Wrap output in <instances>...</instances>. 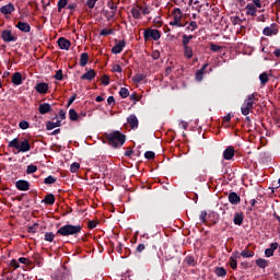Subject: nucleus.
<instances>
[{
	"label": "nucleus",
	"mask_w": 280,
	"mask_h": 280,
	"mask_svg": "<svg viewBox=\"0 0 280 280\" xmlns=\"http://www.w3.org/2000/svg\"><path fill=\"white\" fill-rule=\"evenodd\" d=\"M106 139L112 148H121L126 143V135L121 133V131L106 133Z\"/></svg>",
	"instance_id": "obj_1"
},
{
	"label": "nucleus",
	"mask_w": 280,
	"mask_h": 280,
	"mask_svg": "<svg viewBox=\"0 0 280 280\" xmlns=\"http://www.w3.org/2000/svg\"><path fill=\"white\" fill-rule=\"evenodd\" d=\"M81 232H82V225L67 224L59 228L56 234L61 235L62 237H69V236L78 237L79 233Z\"/></svg>",
	"instance_id": "obj_2"
},
{
	"label": "nucleus",
	"mask_w": 280,
	"mask_h": 280,
	"mask_svg": "<svg viewBox=\"0 0 280 280\" xmlns=\"http://www.w3.org/2000/svg\"><path fill=\"white\" fill-rule=\"evenodd\" d=\"M9 148L19 150L18 153H27L31 151V144L28 139H23L22 141L19 138H14L9 142ZM15 153V154H18Z\"/></svg>",
	"instance_id": "obj_3"
},
{
	"label": "nucleus",
	"mask_w": 280,
	"mask_h": 280,
	"mask_svg": "<svg viewBox=\"0 0 280 280\" xmlns=\"http://www.w3.org/2000/svg\"><path fill=\"white\" fill-rule=\"evenodd\" d=\"M256 102H257L256 93L246 96L244 104H242V107H241L242 115L244 116L249 115L252 110L255 109Z\"/></svg>",
	"instance_id": "obj_4"
},
{
	"label": "nucleus",
	"mask_w": 280,
	"mask_h": 280,
	"mask_svg": "<svg viewBox=\"0 0 280 280\" xmlns=\"http://www.w3.org/2000/svg\"><path fill=\"white\" fill-rule=\"evenodd\" d=\"M144 42L153 39V42H158L162 37V33L158 30L148 28L143 33Z\"/></svg>",
	"instance_id": "obj_5"
},
{
	"label": "nucleus",
	"mask_w": 280,
	"mask_h": 280,
	"mask_svg": "<svg viewBox=\"0 0 280 280\" xmlns=\"http://www.w3.org/2000/svg\"><path fill=\"white\" fill-rule=\"evenodd\" d=\"M115 43H116V45L113 46L112 54L119 55L122 52L124 48L126 47V40L122 39V40L118 42V39H115Z\"/></svg>",
	"instance_id": "obj_6"
},
{
	"label": "nucleus",
	"mask_w": 280,
	"mask_h": 280,
	"mask_svg": "<svg viewBox=\"0 0 280 280\" xmlns=\"http://www.w3.org/2000/svg\"><path fill=\"white\" fill-rule=\"evenodd\" d=\"M278 25L276 23L270 24V26L265 27V30H262V35L267 36V37H271V36H276L278 34Z\"/></svg>",
	"instance_id": "obj_7"
},
{
	"label": "nucleus",
	"mask_w": 280,
	"mask_h": 280,
	"mask_svg": "<svg viewBox=\"0 0 280 280\" xmlns=\"http://www.w3.org/2000/svg\"><path fill=\"white\" fill-rule=\"evenodd\" d=\"M35 91H37L39 95H46L49 91V84L45 82H39L37 83V85H35Z\"/></svg>",
	"instance_id": "obj_8"
},
{
	"label": "nucleus",
	"mask_w": 280,
	"mask_h": 280,
	"mask_svg": "<svg viewBox=\"0 0 280 280\" xmlns=\"http://www.w3.org/2000/svg\"><path fill=\"white\" fill-rule=\"evenodd\" d=\"M31 184L24 179L15 182V188L20 191H28Z\"/></svg>",
	"instance_id": "obj_9"
},
{
	"label": "nucleus",
	"mask_w": 280,
	"mask_h": 280,
	"mask_svg": "<svg viewBox=\"0 0 280 280\" xmlns=\"http://www.w3.org/2000/svg\"><path fill=\"white\" fill-rule=\"evenodd\" d=\"M1 38L5 43L16 42V37L12 35V31H2Z\"/></svg>",
	"instance_id": "obj_10"
},
{
	"label": "nucleus",
	"mask_w": 280,
	"mask_h": 280,
	"mask_svg": "<svg viewBox=\"0 0 280 280\" xmlns=\"http://www.w3.org/2000/svg\"><path fill=\"white\" fill-rule=\"evenodd\" d=\"M237 259H240V252H233L232 257L229 258L230 268L237 269Z\"/></svg>",
	"instance_id": "obj_11"
},
{
	"label": "nucleus",
	"mask_w": 280,
	"mask_h": 280,
	"mask_svg": "<svg viewBox=\"0 0 280 280\" xmlns=\"http://www.w3.org/2000/svg\"><path fill=\"white\" fill-rule=\"evenodd\" d=\"M228 199L232 206H238L241 203V197L235 191L230 192Z\"/></svg>",
	"instance_id": "obj_12"
},
{
	"label": "nucleus",
	"mask_w": 280,
	"mask_h": 280,
	"mask_svg": "<svg viewBox=\"0 0 280 280\" xmlns=\"http://www.w3.org/2000/svg\"><path fill=\"white\" fill-rule=\"evenodd\" d=\"M233 156H235V149L232 145L228 147V149L222 152V158L224 160L230 161L233 159Z\"/></svg>",
	"instance_id": "obj_13"
},
{
	"label": "nucleus",
	"mask_w": 280,
	"mask_h": 280,
	"mask_svg": "<svg viewBox=\"0 0 280 280\" xmlns=\"http://www.w3.org/2000/svg\"><path fill=\"white\" fill-rule=\"evenodd\" d=\"M97 77V72L94 69H90V71L85 72L80 77V80L93 81Z\"/></svg>",
	"instance_id": "obj_14"
},
{
	"label": "nucleus",
	"mask_w": 280,
	"mask_h": 280,
	"mask_svg": "<svg viewBox=\"0 0 280 280\" xmlns=\"http://www.w3.org/2000/svg\"><path fill=\"white\" fill-rule=\"evenodd\" d=\"M58 47L61 48V50H69L71 47V42L65 37H61L58 39Z\"/></svg>",
	"instance_id": "obj_15"
},
{
	"label": "nucleus",
	"mask_w": 280,
	"mask_h": 280,
	"mask_svg": "<svg viewBox=\"0 0 280 280\" xmlns=\"http://www.w3.org/2000/svg\"><path fill=\"white\" fill-rule=\"evenodd\" d=\"M52 112V106L48 103L39 104L38 113L39 115H46Z\"/></svg>",
	"instance_id": "obj_16"
},
{
	"label": "nucleus",
	"mask_w": 280,
	"mask_h": 280,
	"mask_svg": "<svg viewBox=\"0 0 280 280\" xmlns=\"http://www.w3.org/2000/svg\"><path fill=\"white\" fill-rule=\"evenodd\" d=\"M107 5H108V9L112 10L110 15H108V21H110L117 14L118 7L112 0L107 1Z\"/></svg>",
	"instance_id": "obj_17"
},
{
	"label": "nucleus",
	"mask_w": 280,
	"mask_h": 280,
	"mask_svg": "<svg viewBox=\"0 0 280 280\" xmlns=\"http://www.w3.org/2000/svg\"><path fill=\"white\" fill-rule=\"evenodd\" d=\"M184 265L188 266V267H196V265H197L196 257L192 255H186V257L184 259Z\"/></svg>",
	"instance_id": "obj_18"
},
{
	"label": "nucleus",
	"mask_w": 280,
	"mask_h": 280,
	"mask_svg": "<svg viewBox=\"0 0 280 280\" xmlns=\"http://www.w3.org/2000/svg\"><path fill=\"white\" fill-rule=\"evenodd\" d=\"M15 28H18L22 33H30L31 32V25L25 22H19L15 24Z\"/></svg>",
	"instance_id": "obj_19"
},
{
	"label": "nucleus",
	"mask_w": 280,
	"mask_h": 280,
	"mask_svg": "<svg viewBox=\"0 0 280 280\" xmlns=\"http://www.w3.org/2000/svg\"><path fill=\"white\" fill-rule=\"evenodd\" d=\"M23 82L21 72H14V74L11 77V83L15 86H20Z\"/></svg>",
	"instance_id": "obj_20"
},
{
	"label": "nucleus",
	"mask_w": 280,
	"mask_h": 280,
	"mask_svg": "<svg viewBox=\"0 0 280 280\" xmlns=\"http://www.w3.org/2000/svg\"><path fill=\"white\" fill-rule=\"evenodd\" d=\"M14 11H16V9L14 8L13 3H9V4H7V5H3V7H1V9H0V12H1L2 14H5V15L12 14Z\"/></svg>",
	"instance_id": "obj_21"
},
{
	"label": "nucleus",
	"mask_w": 280,
	"mask_h": 280,
	"mask_svg": "<svg viewBox=\"0 0 280 280\" xmlns=\"http://www.w3.org/2000/svg\"><path fill=\"white\" fill-rule=\"evenodd\" d=\"M127 122L129 124V127H131V129H137L139 127V120L136 115L129 116L127 118Z\"/></svg>",
	"instance_id": "obj_22"
},
{
	"label": "nucleus",
	"mask_w": 280,
	"mask_h": 280,
	"mask_svg": "<svg viewBox=\"0 0 280 280\" xmlns=\"http://www.w3.org/2000/svg\"><path fill=\"white\" fill-rule=\"evenodd\" d=\"M245 9H246V15L256 16L257 7H255V4L248 3L246 4Z\"/></svg>",
	"instance_id": "obj_23"
},
{
	"label": "nucleus",
	"mask_w": 280,
	"mask_h": 280,
	"mask_svg": "<svg viewBox=\"0 0 280 280\" xmlns=\"http://www.w3.org/2000/svg\"><path fill=\"white\" fill-rule=\"evenodd\" d=\"M233 223L236 224L237 226H241L242 223H244V213H234Z\"/></svg>",
	"instance_id": "obj_24"
},
{
	"label": "nucleus",
	"mask_w": 280,
	"mask_h": 280,
	"mask_svg": "<svg viewBox=\"0 0 280 280\" xmlns=\"http://www.w3.org/2000/svg\"><path fill=\"white\" fill-rule=\"evenodd\" d=\"M42 203L46 206H54L55 205V196L54 194H47L46 197L42 200Z\"/></svg>",
	"instance_id": "obj_25"
},
{
	"label": "nucleus",
	"mask_w": 280,
	"mask_h": 280,
	"mask_svg": "<svg viewBox=\"0 0 280 280\" xmlns=\"http://www.w3.org/2000/svg\"><path fill=\"white\" fill-rule=\"evenodd\" d=\"M173 21H182L183 20V11L179 8L173 9L172 12Z\"/></svg>",
	"instance_id": "obj_26"
},
{
	"label": "nucleus",
	"mask_w": 280,
	"mask_h": 280,
	"mask_svg": "<svg viewBox=\"0 0 280 280\" xmlns=\"http://www.w3.org/2000/svg\"><path fill=\"white\" fill-rule=\"evenodd\" d=\"M60 127H61V120L46 122V130H54L55 128H60Z\"/></svg>",
	"instance_id": "obj_27"
},
{
	"label": "nucleus",
	"mask_w": 280,
	"mask_h": 280,
	"mask_svg": "<svg viewBox=\"0 0 280 280\" xmlns=\"http://www.w3.org/2000/svg\"><path fill=\"white\" fill-rule=\"evenodd\" d=\"M244 257V258H250L255 257V252L249 250V249H244L241 253H238V258Z\"/></svg>",
	"instance_id": "obj_28"
},
{
	"label": "nucleus",
	"mask_w": 280,
	"mask_h": 280,
	"mask_svg": "<svg viewBox=\"0 0 280 280\" xmlns=\"http://www.w3.org/2000/svg\"><path fill=\"white\" fill-rule=\"evenodd\" d=\"M268 265H269V261L266 260L265 258H258V259L256 260V266H257L258 268H260V269H265L266 267H268Z\"/></svg>",
	"instance_id": "obj_29"
},
{
	"label": "nucleus",
	"mask_w": 280,
	"mask_h": 280,
	"mask_svg": "<svg viewBox=\"0 0 280 280\" xmlns=\"http://www.w3.org/2000/svg\"><path fill=\"white\" fill-rule=\"evenodd\" d=\"M184 48V56L186 59L192 58V48L190 46H183Z\"/></svg>",
	"instance_id": "obj_30"
},
{
	"label": "nucleus",
	"mask_w": 280,
	"mask_h": 280,
	"mask_svg": "<svg viewBox=\"0 0 280 280\" xmlns=\"http://www.w3.org/2000/svg\"><path fill=\"white\" fill-rule=\"evenodd\" d=\"M215 275L217 277L219 278H223V277H226L228 272H226V269L223 268V267H217L215 268Z\"/></svg>",
	"instance_id": "obj_31"
},
{
	"label": "nucleus",
	"mask_w": 280,
	"mask_h": 280,
	"mask_svg": "<svg viewBox=\"0 0 280 280\" xmlns=\"http://www.w3.org/2000/svg\"><path fill=\"white\" fill-rule=\"evenodd\" d=\"M89 61V56L86 52L80 55V67H85Z\"/></svg>",
	"instance_id": "obj_32"
},
{
	"label": "nucleus",
	"mask_w": 280,
	"mask_h": 280,
	"mask_svg": "<svg viewBox=\"0 0 280 280\" xmlns=\"http://www.w3.org/2000/svg\"><path fill=\"white\" fill-rule=\"evenodd\" d=\"M68 116H69L71 121H78L79 115H78V113H75V110L73 108H71L68 112Z\"/></svg>",
	"instance_id": "obj_33"
},
{
	"label": "nucleus",
	"mask_w": 280,
	"mask_h": 280,
	"mask_svg": "<svg viewBox=\"0 0 280 280\" xmlns=\"http://www.w3.org/2000/svg\"><path fill=\"white\" fill-rule=\"evenodd\" d=\"M55 183H57V178L52 175H48L46 178H44V184L46 185H54Z\"/></svg>",
	"instance_id": "obj_34"
},
{
	"label": "nucleus",
	"mask_w": 280,
	"mask_h": 280,
	"mask_svg": "<svg viewBox=\"0 0 280 280\" xmlns=\"http://www.w3.org/2000/svg\"><path fill=\"white\" fill-rule=\"evenodd\" d=\"M145 74H135V77H132V82L142 83V81L145 80Z\"/></svg>",
	"instance_id": "obj_35"
},
{
	"label": "nucleus",
	"mask_w": 280,
	"mask_h": 280,
	"mask_svg": "<svg viewBox=\"0 0 280 280\" xmlns=\"http://www.w3.org/2000/svg\"><path fill=\"white\" fill-rule=\"evenodd\" d=\"M258 79L260 80L261 85L265 86V84L268 83V81H269L268 73L262 72V73L258 77Z\"/></svg>",
	"instance_id": "obj_36"
},
{
	"label": "nucleus",
	"mask_w": 280,
	"mask_h": 280,
	"mask_svg": "<svg viewBox=\"0 0 280 280\" xmlns=\"http://www.w3.org/2000/svg\"><path fill=\"white\" fill-rule=\"evenodd\" d=\"M54 240H55V234L52 232H46V234H44V241L48 243H52Z\"/></svg>",
	"instance_id": "obj_37"
},
{
	"label": "nucleus",
	"mask_w": 280,
	"mask_h": 280,
	"mask_svg": "<svg viewBox=\"0 0 280 280\" xmlns=\"http://www.w3.org/2000/svg\"><path fill=\"white\" fill-rule=\"evenodd\" d=\"M112 34H114V30L112 28H103L100 32V36H103V37L110 36Z\"/></svg>",
	"instance_id": "obj_38"
},
{
	"label": "nucleus",
	"mask_w": 280,
	"mask_h": 280,
	"mask_svg": "<svg viewBox=\"0 0 280 280\" xmlns=\"http://www.w3.org/2000/svg\"><path fill=\"white\" fill-rule=\"evenodd\" d=\"M198 28L196 22H189L188 26L185 28L186 32H195Z\"/></svg>",
	"instance_id": "obj_39"
},
{
	"label": "nucleus",
	"mask_w": 280,
	"mask_h": 280,
	"mask_svg": "<svg viewBox=\"0 0 280 280\" xmlns=\"http://www.w3.org/2000/svg\"><path fill=\"white\" fill-rule=\"evenodd\" d=\"M119 95L122 98H127L128 96H130V92H128L126 88H120Z\"/></svg>",
	"instance_id": "obj_40"
},
{
	"label": "nucleus",
	"mask_w": 280,
	"mask_h": 280,
	"mask_svg": "<svg viewBox=\"0 0 280 280\" xmlns=\"http://www.w3.org/2000/svg\"><path fill=\"white\" fill-rule=\"evenodd\" d=\"M207 215H208V213H207L206 210H202V211L200 212L199 219H200V222H201V223L207 224Z\"/></svg>",
	"instance_id": "obj_41"
},
{
	"label": "nucleus",
	"mask_w": 280,
	"mask_h": 280,
	"mask_svg": "<svg viewBox=\"0 0 280 280\" xmlns=\"http://www.w3.org/2000/svg\"><path fill=\"white\" fill-rule=\"evenodd\" d=\"M19 128L22 130H27L30 128V122L26 120H22L19 122Z\"/></svg>",
	"instance_id": "obj_42"
},
{
	"label": "nucleus",
	"mask_w": 280,
	"mask_h": 280,
	"mask_svg": "<svg viewBox=\"0 0 280 280\" xmlns=\"http://www.w3.org/2000/svg\"><path fill=\"white\" fill-rule=\"evenodd\" d=\"M37 166L36 165H34V164H31L30 166H27V168H26V174H34V173H36L37 172Z\"/></svg>",
	"instance_id": "obj_43"
},
{
	"label": "nucleus",
	"mask_w": 280,
	"mask_h": 280,
	"mask_svg": "<svg viewBox=\"0 0 280 280\" xmlns=\"http://www.w3.org/2000/svg\"><path fill=\"white\" fill-rule=\"evenodd\" d=\"M101 83H102L104 86H108L109 83H110L109 75L104 74L103 78L101 79Z\"/></svg>",
	"instance_id": "obj_44"
},
{
	"label": "nucleus",
	"mask_w": 280,
	"mask_h": 280,
	"mask_svg": "<svg viewBox=\"0 0 280 280\" xmlns=\"http://www.w3.org/2000/svg\"><path fill=\"white\" fill-rule=\"evenodd\" d=\"M68 1L67 0H59L58 1V12H61L67 7Z\"/></svg>",
	"instance_id": "obj_45"
},
{
	"label": "nucleus",
	"mask_w": 280,
	"mask_h": 280,
	"mask_svg": "<svg viewBox=\"0 0 280 280\" xmlns=\"http://www.w3.org/2000/svg\"><path fill=\"white\" fill-rule=\"evenodd\" d=\"M131 15H132V18H135L136 20H139V19H140V10H139V9H136V8H132V9H131Z\"/></svg>",
	"instance_id": "obj_46"
},
{
	"label": "nucleus",
	"mask_w": 280,
	"mask_h": 280,
	"mask_svg": "<svg viewBox=\"0 0 280 280\" xmlns=\"http://www.w3.org/2000/svg\"><path fill=\"white\" fill-rule=\"evenodd\" d=\"M144 159L154 160L155 159V153L153 151H147V152H144Z\"/></svg>",
	"instance_id": "obj_47"
},
{
	"label": "nucleus",
	"mask_w": 280,
	"mask_h": 280,
	"mask_svg": "<svg viewBox=\"0 0 280 280\" xmlns=\"http://www.w3.org/2000/svg\"><path fill=\"white\" fill-rule=\"evenodd\" d=\"M80 167H81V164L74 162L70 166V172L71 173H77Z\"/></svg>",
	"instance_id": "obj_48"
},
{
	"label": "nucleus",
	"mask_w": 280,
	"mask_h": 280,
	"mask_svg": "<svg viewBox=\"0 0 280 280\" xmlns=\"http://www.w3.org/2000/svg\"><path fill=\"white\" fill-rule=\"evenodd\" d=\"M210 50L213 52H219L221 50V46L220 45H215L213 43H210Z\"/></svg>",
	"instance_id": "obj_49"
},
{
	"label": "nucleus",
	"mask_w": 280,
	"mask_h": 280,
	"mask_svg": "<svg viewBox=\"0 0 280 280\" xmlns=\"http://www.w3.org/2000/svg\"><path fill=\"white\" fill-rule=\"evenodd\" d=\"M54 79L58 80V81H62L63 80V74H62V70L61 69L56 71V74H55Z\"/></svg>",
	"instance_id": "obj_50"
},
{
	"label": "nucleus",
	"mask_w": 280,
	"mask_h": 280,
	"mask_svg": "<svg viewBox=\"0 0 280 280\" xmlns=\"http://www.w3.org/2000/svg\"><path fill=\"white\" fill-rule=\"evenodd\" d=\"M170 24L171 26H175V27H185V24L180 23V21L178 20H173Z\"/></svg>",
	"instance_id": "obj_51"
},
{
	"label": "nucleus",
	"mask_w": 280,
	"mask_h": 280,
	"mask_svg": "<svg viewBox=\"0 0 280 280\" xmlns=\"http://www.w3.org/2000/svg\"><path fill=\"white\" fill-rule=\"evenodd\" d=\"M98 0H86V5L89 9H94L95 3H97Z\"/></svg>",
	"instance_id": "obj_52"
},
{
	"label": "nucleus",
	"mask_w": 280,
	"mask_h": 280,
	"mask_svg": "<svg viewBox=\"0 0 280 280\" xmlns=\"http://www.w3.org/2000/svg\"><path fill=\"white\" fill-rule=\"evenodd\" d=\"M37 228H38L37 223L32 224L30 228H27V233H36Z\"/></svg>",
	"instance_id": "obj_53"
},
{
	"label": "nucleus",
	"mask_w": 280,
	"mask_h": 280,
	"mask_svg": "<svg viewBox=\"0 0 280 280\" xmlns=\"http://www.w3.org/2000/svg\"><path fill=\"white\" fill-rule=\"evenodd\" d=\"M144 250H145V244H139V246H137L136 248L137 254H141Z\"/></svg>",
	"instance_id": "obj_54"
},
{
	"label": "nucleus",
	"mask_w": 280,
	"mask_h": 280,
	"mask_svg": "<svg viewBox=\"0 0 280 280\" xmlns=\"http://www.w3.org/2000/svg\"><path fill=\"white\" fill-rule=\"evenodd\" d=\"M112 71L115 72V73H121L122 72V68H121V66L116 65V66H113Z\"/></svg>",
	"instance_id": "obj_55"
},
{
	"label": "nucleus",
	"mask_w": 280,
	"mask_h": 280,
	"mask_svg": "<svg viewBox=\"0 0 280 280\" xmlns=\"http://www.w3.org/2000/svg\"><path fill=\"white\" fill-rule=\"evenodd\" d=\"M88 228L90 230H94L95 228H97V222L96 221H90L88 222Z\"/></svg>",
	"instance_id": "obj_56"
},
{
	"label": "nucleus",
	"mask_w": 280,
	"mask_h": 280,
	"mask_svg": "<svg viewBox=\"0 0 280 280\" xmlns=\"http://www.w3.org/2000/svg\"><path fill=\"white\" fill-rule=\"evenodd\" d=\"M77 96H78L77 94H72L71 95L70 100H68L67 107H70L71 104H73V102L75 101Z\"/></svg>",
	"instance_id": "obj_57"
},
{
	"label": "nucleus",
	"mask_w": 280,
	"mask_h": 280,
	"mask_svg": "<svg viewBox=\"0 0 280 280\" xmlns=\"http://www.w3.org/2000/svg\"><path fill=\"white\" fill-rule=\"evenodd\" d=\"M115 103H116L115 97L114 96H108V98H107L108 106H114Z\"/></svg>",
	"instance_id": "obj_58"
},
{
	"label": "nucleus",
	"mask_w": 280,
	"mask_h": 280,
	"mask_svg": "<svg viewBox=\"0 0 280 280\" xmlns=\"http://www.w3.org/2000/svg\"><path fill=\"white\" fill-rule=\"evenodd\" d=\"M129 100L135 101V103H136V102L140 101V97L135 93V94L129 95Z\"/></svg>",
	"instance_id": "obj_59"
},
{
	"label": "nucleus",
	"mask_w": 280,
	"mask_h": 280,
	"mask_svg": "<svg viewBox=\"0 0 280 280\" xmlns=\"http://www.w3.org/2000/svg\"><path fill=\"white\" fill-rule=\"evenodd\" d=\"M10 266L13 267V269H18L19 268L18 260L16 259L11 260Z\"/></svg>",
	"instance_id": "obj_60"
},
{
	"label": "nucleus",
	"mask_w": 280,
	"mask_h": 280,
	"mask_svg": "<svg viewBox=\"0 0 280 280\" xmlns=\"http://www.w3.org/2000/svg\"><path fill=\"white\" fill-rule=\"evenodd\" d=\"M68 10L73 11L75 8H78V3H69L66 5Z\"/></svg>",
	"instance_id": "obj_61"
},
{
	"label": "nucleus",
	"mask_w": 280,
	"mask_h": 280,
	"mask_svg": "<svg viewBox=\"0 0 280 280\" xmlns=\"http://www.w3.org/2000/svg\"><path fill=\"white\" fill-rule=\"evenodd\" d=\"M203 74L205 73H202V72H196V80L199 81V82L202 81L203 80Z\"/></svg>",
	"instance_id": "obj_62"
},
{
	"label": "nucleus",
	"mask_w": 280,
	"mask_h": 280,
	"mask_svg": "<svg viewBox=\"0 0 280 280\" xmlns=\"http://www.w3.org/2000/svg\"><path fill=\"white\" fill-rule=\"evenodd\" d=\"M265 256L266 257H272L273 256V250L272 249H265Z\"/></svg>",
	"instance_id": "obj_63"
},
{
	"label": "nucleus",
	"mask_w": 280,
	"mask_h": 280,
	"mask_svg": "<svg viewBox=\"0 0 280 280\" xmlns=\"http://www.w3.org/2000/svg\"><path fill=\"white\" fill-rule=\"evenodd\" d=\"M19 264L28 265V258H19Z\"/></svg>",
	"instance_id": "obj_64"
}]
</instances>
